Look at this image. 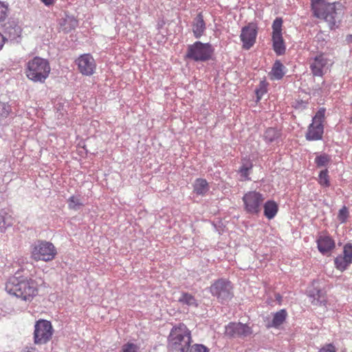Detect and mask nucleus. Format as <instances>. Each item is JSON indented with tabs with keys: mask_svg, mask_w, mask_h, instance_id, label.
<instances>
[{
	"mask_svg": "<svg viewBox=\"0 0 352 352\" xmlns=\"http://www.w3.org/2000/svg\"><path fill=\"white\" fill-rule=\"evenodd\" d=\"M194 192L199 195H205L209 190L208 183L205 179L198 178L195 181Z\"/></svg>",
	"mask_w": 352,
	"mask_h": 352,
	"instance_id": "nucleus-23",
	"label": "nucleus"
},
{
	"mask_svg": "<svg viewBox=\"0 0 352 352\" xmlns=\"http://www.w3.org/2000/svg\"><path fill=\"white\" fill-rule=\"evenodd\" d=\"M263 205L264 209V215L268 219H273L278 212V204L273 200H268Z\"/></svg>",
	"mask_w": 352,
	"mask_h": 352,
	"instance_id": "nucleus-22",
	"label": "nucleus"
},
{
	"mask_svg": "<svg viewBox=\"0 0 352 352\" xmlns=\"http://www.w3.org/2000/svg\"><path fill=\"white\" fill-rule=\"evenodd\" d=\"M275 297H276V300H278L279 304H280L281 300H282L281 296L279 294H276Z\"/></svg>",
	"mask_w": 352,
	"mask_h": 352,
	"instance_id": "nucleus-45",
	"label": "nucleus"
},
{
	"mask_svg": "<svg viewBox=\"0 0 352 352\" xmlns=\"http://www.w3.org/2000/svg\"><path fill=\"white\" fill-rule=\"evenodd\" d=\"M280 136V131L277 130L275 128H268L265 130L264 133V140L267 142H272L277 139H278Z\"/></svg>",
	"mask_w": 352,
	"mask_h": 352,
	"instance_id": "nucleus-28",
	"label": "nucleus"
},
{
	"mask_svg": "<svg viewBox=\"0 0 352 352\" xmlns=\"http://www.w3.org/2000/svg\"><path fill=\"white\" fill-rule=\"evenodd\" d=\"M8 7L0 1V23L4 21L8 16Z\"/></svg>",
	"mask_w": 352,
	"mask_h": 352,
	"instance_id": "nucleus-37",
	"label": "nucleus"
},
{
	"mask_svg": "<svg viewBox=\"0 0 352 352\" xmlns=\"http://www.w3.org/2000/svg\"><path fill=\"white\" fill-rule=\"evenodd\" d=\"M45 6L52 5L54 2V0H41Z\"/></svg>",
	"mask_w": 352,
	"mask_h": 352,
	"instance_id": "nucleus-43",
	"label": "nucleus"
},
{
	"mask_svg": "<svg viewBox=\"0 0 352 352\" xmlns=\"http://www.w3.org/2000/svg\"><path fill=\"white\" fill-rule=\"evenodd\" d=\"M316 243L318 251L323 255L329 254L336 247L335 241L329 235L318 236Z\"/></svg>",
	"mask_w": 352,
	"mask_h": 352,
	"instance_id": "nucleus-17",
	"label": "nucleus"
},
{
	"mask_svg": "<svg viewBox=\"0 0 352 352\" xmlns=\"http://www.w3.org/2000/svg\"><path fill=\"white\" fill-rule=\"evenodd\" d=\"M121 352H140V347L132 342H127L122 345Z\"/></svg>",
	"mask_w": 352,
	"mask_h": 352,
	"instance_id": "nucleus-34",
	"label": "nucleus"
},
{
	"mask_svg": "<svg viewBox=\"0 0 352 352\" xmlns=\"http://www.w3.org/2000/svg\"><path fill=\"white\" fill-rule=\"evenodd\" d=\"M351 263H352V244L346 243L343 248V254L338 255L334 259V265L336 269L343 272Z\"/></svg>",
	"mask_w": 352,
	"mask_h": 352,
	"instance_id": "nucleus-15",
	"label": "nucleus"
},
{
	"mask_svg": "<svg viewBox=\"0 0 352 352\" xmlns=\"http://www.w3.org/2000/svg\"><path fill=\"white\" fill-rule=\"evenodd\" d=\"M331 161V156L327 153L318 155L315 158V163L318 168L327 166Z\"/></svg>",
	"mask_w": 352,
	"mask_h": 352,
	"instance_id": "nucleus-29",
	"label": "nucleus"
},
{
	"mask_svg": "<svg viewBox=\"0 0 352 352\" xmlns=\"http://www.w3.org/2000/svg\"><path fill=\"white\" fill-rule=\"evenodd\" d=\"M253 333L251 327L241 322H229L225 327L224 334L229 338L244 339Z\"/></svg>",
	"mask_w": 352,
	"mask_h": 352,
	"instance_id": "nucleus-12",
	"label": "nucleus"
},
{
	"mask_svg": "<svg viewBox=\"0 0 352 352\" xmlns=\"http://www.w3.org/2000/svg\"><path fill=\"white\" fill-rule=\"evenodd\" d=\"M346 41L349 42V43H352V35H348L347 37H346Z\"/></svg>",
	"mask_w": 352,
	"mask_h": 352,
	"instance_id": "nucleus-46",
	"label": "nucleus"
},
{
	"mask_svg": "<svg viewBox=\"0 0 352 352\" xmlns=\"http://www.w3.org/2000/svg\"><path fill=\"white\" fill-rule=\"evenodd\" d=\"M76 64L80 72L85 76L92 75L96 68V62L89 54H85L81 55L76 60Z\"/></svg>",
	"mask_w": 352,
	"mask_h": 352,
	"instance_id": "nucleus-14",
	"label": "nucleus"
},
{
	"mask_svg": "<svg viewBox=\"0 0 352 352\" xmlns=\"http://www.w3.org/2000/svg\"><path fill=\"white\" fill-rule=\"evenodd\" d=\"M206 30V23L204 19L201 12L193 19L192 22V31L196 38H199L205 34Z\"/></svg>",
	"mask_w": 352,
	"mask_h": 352,
	"instance_id": "nucleus-18",
	"label": "nucleus"
},
{
	"mask_svg": "<svg viewBox=\"0 0 352 352\" xmlns=\"http://www.w3.org/2000/svg\"><path fill=\"white\" fill-rule=\"evenodd\" d=\"M178 301L189 307H197L199 304L195 296L187 292H182L181 296L179 298Z\"/></svg>",
	"mask_w": 352,
	"mask_h": 352,
	"instance_id": "nucleus-27",
	"label": "nucleus"
},
{
	"mask_svg": "<svg viewBox=\"0 0 352 352\" xmlns=\"http://www.w3.org/2000/svg\"><path fill=\"white\" fill-rule=\"evenodd\" d=\"M192 342L191 333L183 323L174 326L168 338L169 352H188Z\"/></svg>",
	"mask_w": 352,
	"mask_h": 352,
	"instance_id": "nucleus-2",
	"label": "nucleus"
},
{
	"mask_svg": "<svg viewBox=\"0 0 352 352\" xmlns=\"http://www.w3.org/2000/svg\"><path fill=\"white\" fill-rule=\"evenodd\" d=\"M242 200L245 212L248 214L256 215L261 210L265 197L259 192L251 190L244 194Z\"/></svg>",
	"mask_w": 352,
	"mask_h": 352,
	"instance_id": "nucleus-8",
	"label": "nucleus"
},
{
	"mask_svg": "<svg viewBox=\"0 0 352 352\" xmlns=\"http://www.w3.org/2000/svg\"><path fill=\"white\" fill-rule=\"evenodd\" d=\"M23 352H38V351L34 347H25Z\"/></svg>",
	"mask_w": 352,
	"mask_h": 352,
	"instance_id": "nucleus-42",
	"label": "nucleus"
},
{
	"mask_svg": "<svg viewBox=\"0 0 352 352\" xmlns=\"http://www.w3.org/2000/svg\"><path fill=\"white\" fill-rule=\"evenodd\" d=\"M11 112V107L8 103L0 102V120L6 118Z\"/></svg>",
	"mask_w": 352,
	"mask_h": 352,
	"instance_id": "nucleus-33",
	"label": "nucleus"
},
{
	"mask_svg": "<svg viewBox=\"0 0 352 352\" xmlns=\"http://www.w3.org/2000/svg\"><path fill=\"white\" fill-rule=\"evenodd\" d=\"M255 92L257 101H259L262 98L263 96L267 92L266 84L264 81H261L260 82L259 87L256 89Z\"/></svg>",
	"mask_w": 352,
	"mask_h": 352,
	"instance_id": "nucleus-35",
	"label": "nucleus"
},
{
	"mask_svg": "<svg viewBox=\"0 0 352 352\" xmlns=\"http://www.w3.org/2000/svg\"><path fill=\"white\" fill-rule=\"evenodd\" d=\"M214 48L210 43L196 41L187 46L185 58L195 62H206L212 58Z\"/></svg>",
	"mask_w": 352,
	"mask_h": 352,
	"instance_id": "nucleus-5",
	"label": "nucleus"
},
{
	"mask_svg": "<svg viewBox=\"0 0 352 352\" xmlns=\"http://www.w3.org/2000/svg\"><path fill=\"white\" fill-rule=\"evenodd\" d=\"M53 328L50 321L38 320L34 325V343L43 344L49 342L53 335Z\"/></svg>",
	"mask_w": 352,
	"mask_h": 352,
	"instance_id": "nucleus-10",
	"label": "nucleus"
},
{
	"mask_svg": "<svg viewBox=\"0 0 352 352\" xmlns=\"http://www.w3.org/2000/svg\"><path fill=\"white\" fill-rule=\"evenodd\" d=\"M65 22H69L72 28H75L78 25V21L74 18L67 17Z\"/></svg>",
	"mask_w": 352,
	"mask_h": 352,
	"instance_id": "nucleus-41",
	"label": "nucleus"
},
{
	"mask_svg": "<svg viewBox=\"0 0 352 352\" xmlns=\"http://www.w3.org/2000/svg\"><path fill=\"white\" fill-rule=\"evenodd\" d=\"M231 283L226 279L216 280L210 287L212 296H216L219 302L224 303L232 299L233 294Z\"/></svg>",
	"mask_w": 352,
	"mask_h": 352,
	"instance_id": "nucleus-9",
	"label": "nucleus"
},
{
	"mask_svg": "<svg viewBox=\"0 0 352 352\" xmlns=\"http://www.w3.org/2000/svg\"><path fill=\"white\" fill-rule=\"evenodd\" d=\"M286 70L285 66L279 60H276L273 64L270 73L271 78L273 80L282 79L286 73Z\"/></svg>",
	"mask_w": 352,
	"mask_h": 352,
	"instance_id": "nucleus-21",
	"label": "nucleus"
},
{
	"mask_svg": "<svg viewBox=\"0 0 352 352\" xmlns=\"http://www.w3.org/2000/svg\"><path fill=\"white\" fill-rule=\"evenodd\" d=\"M287 317V312L285 309H280L274 314L270 327L278 328L285 321Z\"/></svg>",
	"mask_w": 352,
	"mask_h": 352,
	"instance_id": "nucleus-24",
	"label": "nucleus"
},
{
	"mask_svg": "<svg viewBox=\"0 0 352 352\" xmlns=\"http://www.w3.org/2000/svg\"><path fill=\"white\" fill-rule=\"evenodd\" d=\"M349 216V210L346 206H343L338 212V219L341 223L346 221Z\"/></svg>",
	"mask_w": 352,
	"mask_h": 352,
	"instance_id": "nucleus-36",
	"label": "nucleus"
},
{
	"mask_svg": "<svg viewBox=\"0 0 352 352\" xmlns=\"http://www.w3.org/2000/svg\"><path fill=\"white\" fill-rule=\"evenodd\" d=\"M58 106L56 107V109H57L56 115H57V118L58 119H60L64 116V115L66 113V110L63 109V107L61 104H58Z\"/></svg>",
	"mask_w": 352,
	"mask_h": 352,
	"instance_id": "nucleus-40",
	"label": "nucleus"
},
{
	"mask_svg": "<svg viewBox=\"0 0 352 352\" xmlns=\"http://www.w3.org/2000/svg\"><path fill=\"white\" fill-rule=\"evenodd\" d=\"M29 271L21 268L6 283V291L23 300H30L37 294V283Z\"/></svg>",
	"mask_w": 352,
	"mask_h": 352,
	"instance_id": "nucleus-1",
	"label": "nucleus"
},
{
	"mask_svg": "<svg viewBox=\"0 0 352 352\" xmlns=\"http://www.w3.org/2000/svg\"><path fill=\"white\" fill-rule=\"evenodd\" d=\"M325 109L320 108L312 118V122L309 125L305 134L308 141L322 140L324 133L323 123L325 119Z\"/></svg>",
	"mask_w": 352,
	"mask_h": 352,
	"instance_id": "nucleus-7",
	"label": "nucleus"
},
{
	"mask_svg": "<svg viewBox=\"0 0 352 352\" xmlns=\"http://www.w3.org/2000/svg\"><path fill=\"white\" fill-rule=\"evenodd\" d=\"M273 50L275 53L278 55L285 54L286 47L284 43L283 36H272Z\"/></svg>",
	"mask_w": 352,
	"mask_h": 352,
	"instance_id": "nucleus-25",
	"label": "nucleus"
},
{
	"mask_svg": "<svg viewBox=\"0 0 352 352\" xmlns=\"http://www.w3.org/2000/svg\"><path fill=\"white\" fill-rule=\"evenodd\" d=\"M83 206V203L80 199L75 196H72L68 199V207L74 210H79Z\"/></svg>",
	"mask_w": 352,
	"mask_h": 352,
	"instance_id": "nucleus-31",
	"label": "nucleus"
},
{
	"mask_svg": "<svg viewBox=\"0 0 352 352\" xmlns=\"http://www.w3.org/2000/svg\"><path fill=\"white\" fill-rule=\"evenodd\" d=\"M311 8L314 15L325 20L331 30L338 26L337 23L340 21L341 10L336 8V3H327L324 0H311Z\"/></svg>",
	"mask_w": 352,
	"mask_h": 352,
	"instance_id": "nucleus-3",
	"label": "nucleus"
},
{
	"mask_svg": "<svg viewBox=\"0 0 352 352\" xmlns=\"http://www.w3.org/2000/svg\"><path fill=\"white\" fill-rule=\"evenodd\" d=\"M22 29L14 21H9L3 25L1 35L4 37L3 40L11 42L19 43L21 40Z\"/></svg>",
	"mask_w": 352,
	"mask_h": 352,
	"instance_id": "nucleus-13",
	"label": "nucleus"
},
{
	"mask_svg": "<svg viewBox=\"0 0 352 352\" xmlns=\"http://www.w3.org/2000/svg\"><path fill=\"white\" fill-rule=\"evenodd\" d=\"M189 352H209V349L203 344H194L192 346Z\"/></svg>",
	"mask_w": 352,
	"mask_h": 352,
	"instance_id": "nucleus-38",
	"label": "nucleus"
},
{
	"mask_svg": "<svg viewBox=\"0 0 352 352\" xmlns=\"http://www.w3.org/2000/svg\"><path fill=\"white\" fill-rule=\"evenodd\" d=\"M282 24L283 20L281 18H276L272 24V36H281L282 35Z\"/></svg>",
	"mask_w": 352,
	"mask_h": 352,
	"instance_id": "nucleus-32",
	"label": "nucleus"
},
{
	"mask_svg": "<svg viewBox=\"0 0 352 352\" xmlns=\"http://www.w3.org/2000/svg\"><path fill=\"white\" fill-rule=\"evenodd\" d=\"M253 168V163L249 157H244L241 158V165L239 169V173L241 177V181L250 180L249 175H250Z\"/></svg>",
	"mask_w": 352,
	"mask_h": 352,
	"instance_id": "nucleus-19",
	"label": "nucleus"
},
{
	"mask_svg": "<svg viewBox=\"0 0 352 352\" xmlns=\"http://www.w3.org/2000/svg\"><path fill=\"white\" fill-rule=\"evenodd\" d=\"M309 297L311 299V304L315 306L325 305L326 296L324 293L320 290L314 289L310 290L308 294Z\"/></svg>",
	"mask_w": 352,
	"mask_h": 352,
	"instance_id": "nucleus-20",
	"label": "nucleus"
},
{
	"mask_svg": "<svg viewBox=\"0 0 352 352\" xmlns=\"http://www.w3.org/2000/svg\"><path fill=\"white\" fill-rule=\"evenodd\" d=\"M50 71L51 67L47 59L35 56L26 63L25 72L29 80L43 83L48 78Z\"/></svg>",
	"mask_w": 352,
	"mask_h": 352,
	"instance_id": "nucleus-4",
	"label": "nucleus"
},
{
	"mask_svg": "<svg viewBox=\"0 0 352 352\" xmlns=\"http://www.w3.org/2000/svg\"><path fill=\"white\" fill-rule=\"evenodd\" d=\"M56 254V248L48 241H38L32 247L31 257L36 261H51L55 258Z\"/></svg>",
	"mask_w": 352,
	"mask_h": 352,
	"instance_id": "nucleus-6",
	"label": "nucleus"
},
{
	"mask_svg": "<svg viewBox=\"0 0 352 352\" xmlns=\"http://www.w3.org/2000/svg\"><path fill=\"white\" fill-rule=\"evenodd\" d=\"M13 223V219L11 214H9L7 210H0V229L3 231L8 227L12 226Z\"/></svg>",
	"mask_w": 352,
	"mask_h": 352,
	"instance_id": "nucleus-26",
	"label": "nucleus"
},
{
	"mask_svg": "<svg viewBox=\"0 0 352 352\" xmlns=\"http://www.w3.org/2000/svg\"><path fill=\"white\" fill-rule=\"evenodd\" d=\"M257 32L252 25H247L242 28L240 38L243 42V47L249 50L256 41Z\"/></svg>",
	"mask_w": 352,
	"mask_h": 352,
	"instance_id": "nucleus-16",
	"label": "nucleus"
},
{
	"mask_svg": "<svg viewBox=\"0 0 352 352\" xmlns=\"http://www.w3.org/2000/svg\"><path fill=\"white\" fill-rule=\"evenodd\" d=\"M307 63L314 76L322 77L328 69L329 60L324 53L309 57Z\"/></svg>",
	"mask_w": 352,
	"mask_h": 352,
	"instance_id": "nucleus-11",
	"label": "nucleus"
},
{
	"mask_svg": "<svg viewBox=\"0 0 352 352\" xmlns=\"http://www.w3.org/2000/svg\"><path fill=\"white\" fill-rule=\"evenodd\" d=\"M318 183L325 188L330 186L329 171L327 168L320 172L318 175Z\"/></svg>",
	"mask_w": 352,
	"mask_h": 352,
	"instance_id": "nucleus-30",
	"label": "nucleus"
},
{
	"mask_svg": "<svg viewBox=\"0 0 352 352\" xmlns=\"http://www.w3.org/2000/svg\"><path fill=\"white\" fill-rule=\"evenodd\" d=\"M318 352H337V350L333 344H327L322 346Z\"/></svg>",
	"mask_w": 352,
	"mask_h": 352,
	"instance_id": "nucleus-39",
	"label": "nucleus"
},
{
	"mask_svg": "<svg viewBox=\"0 0 352 352\" xmlns=\"http://www.w3.org/2000/svg\"><path fill=\"white\" fill-rule=\"evenodd\" d=\"M3 38L4 37L1 35V33L0 32V50L3 48V45L5 43Z\"/></svg>",
	"mask_w": 352,
	"mask_h": 352,
	"instance_id": "nucleus-44",
	"label": "nucleus"
}]
</instances>
